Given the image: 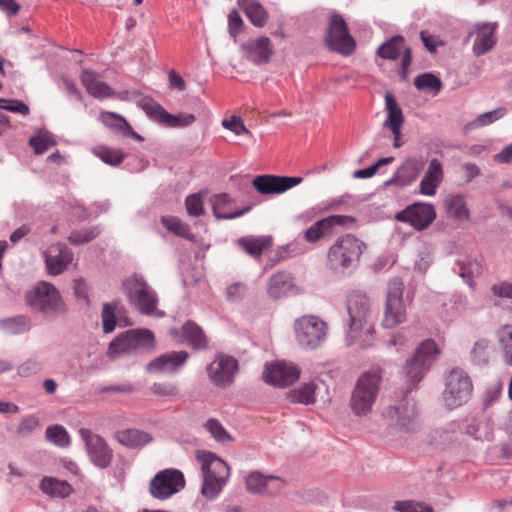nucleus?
<instances>
[{"label": "nucleus", "mask_w": 512, "mask_h": 512, "mask_svg": "<svg viewBox=\"0 0 512 512\" xmlns=\"http://www.w3.org/2000/svg\"><path fill=\"white\" fill-rule=\"evenodd\" d=\"M348 311V345L358 344L361 348L369 347L373 340V325L370 322V299L361 290L352 291L347 297Z\"/></svg>", "instance_id": "obj_1"}, {"label": "nucleus", "mask_w": 512, "mask_h": 512, "mask_svg": "<svg viewBox=\"0 0 512 512\" xmlns=\"http://www.w3.org/2000/svg\"><path fill=\"white\" fill-rule=\"evenodd\" d=\"M25 302L29 309L48 322L65 318L68 305L60 291L50 282L39 281L25 292Z\"/></svg>", "instance_id": "obj_2"}, {"label": "nucleus", "mask_w": 512, "mask_h": 512, "mask_svg": "<svg viewBox=\"0 0 512 512\" xmlns=\"http://www.w3.org/2000/svg\"><path fill=\"white\" fill-rule=\"evenodd\" d=\"M366 244L353 234H345L328 248L326 267L336 275L346 276L359 266Z\"/></svg>", "instance_id": "obj_3"}, {"label": "nucleus", "mask_w": 512, "mask_h": 512, "mask_svg": "<svg viewBox=\"0 0 512 512\" xmlns=\"http://www.w3.org/2000/svg\"><path fill=\"white\" fill-rule=\"evenodd\" d=\"M196 459L201 465L203 478L201 494L207 500H215L230 477V467L224 460L209 451L198 450Z\"/></svg>", "instance_id": "obj_4"}, {"label": "nucleus", "mask_w": 512, "mask_h": 512, "mask_svg": "<svg viewBox=\"0 0 512 512\" xmlns=\"http://www.w3.org/2000/svg\"><path fill=\"white\" fill-rule=\"evenodd\" d=\"M382 370L373 367L362 373L356 381L350 397V407L357 416H366L371 412L380 391Z\"/></svg>", "instance_id": "obj_5"}, {"label": "nucleus", "mask_w": 512, "mask_h": 512, "mask_svg": "<svg viewBox=\"0 0 512 512\" xmlns=\"http://www.w3.org/2000/svg\"><path fill=\"white\" fill-rule=\"evenodd\" d=\"M122 292L139 313L163 316V312L157 311L158 296L155 290L141 275L135 274L123 280Z\"/></svg>", "instance_id": "obj_6"}, {"label": "nucleus", "mask_w": 512, "mask_h": 512, "mask_svg": "<svg viewBox=\"0 0 512 512\" xmlns=\"http://www.w3.org/2000/svg\"><path fill=\"white\" fill-rule=\"evenodd\" d=\"M472 391L473 383L469 374L460 367L451 369L445 376L442 393L445 407L452 410L466 404Z\"/></svg>", "instance_id": "obj_7"}, {"label": "nucleus", "mask_w": 512, "mask_h": 512, "mask_svg": "<svg viewBox=\"0 0 512 512\" xmlns=\"http://www.w3.org/2000/svg\"><path fill=\"white\" fill-rule=\"evenodd\" d=\"M294 332L298 344L305 349L314 350L327 339L328 325L314 315H304L294 321Z\"/></svg>", "instance_id": "obj_8"}, {"label": "nucleus", "mask_w": 512, "mask_h": 512, "mask_svg": "<svg viewBox=\"0 0 512 512\" xmlns=\"http://www.w3.org/2000/svg\"><path fill=\"white\" fill-rule=\"evenodd\" d=\"M325 43L329 50L342 56H349L356 49V41L349 33L345 19L339 13H332L329 17Z\"/></svg>", "instance_id": "obj_9"}, {"label": "nucleus", "mask_w": 512, "mask_h": 512, "mask_svg": "<svg viewBox=\"0 0 512 512\" xmlns=\"http://www.w3.org/2000/svg\"><path fill=\"white\" fill-rule=\"evenodd\" d=\"M404 283L400 277L392 278L387 287L382 325L394 328L406 321L407 313L403 302Z\"/></svg>", "instance_id": "obj_10"}, {"label": "nucleus", "mask_w": 512, "mask_h": 512, "mask_svg": "<svg viewBox=\"0 0 512 512\" xmlns=\"http://www.w3.org/2000/svg\"><path fill=\"white\" fill-rule=\"evenodd\" d=\"M439 353L434 340L423 341L415 350L413 357L406 361L403 368L408 381L411 383L421 381Z\"/></svg>", "instance_id": "obj_11"}, {"label": "nucleus", "mask_w": 512, "mask_h": 512, "mask_svg": "<svg viewBox=\"0 0 512 512\" xmlns=\"http://www.w3.org/2000/svg\"><path fill=\"white\" fill-rule=\"evenodd\" d=\"M155 337L149 329H135L123 332L111 341L107 355L110 358H118L129 354L141 347L153 348Z\"/></svg>", "instance_id": "obj_12"}, {"label": "nucleus", "mask_w": 512, "mask_h": 512, "mask_svg": "<svg viewBox=\"0 0 512 512\" xmlns=\"http://www.w3.org/2000/svg\"><path fill=\"white\" fill-rule=\"evenodd\" d=\"M382 415L390 425L401 431L415 432L419 428L416 402L408 395H404L395 404L386 407Z\"/></svg>", "instance_id": "obj_13"}, {"label": "nucleus", "mask_w": 512, "mask_h": 512, "mask_svg": "<svg viewBox=\"0 0 512 512\" xmlns=\"http://www.w3.org/2000/svg\"><path fill=\"white\" fill-rule=\"evenodd\" d=\"M185 486L183 473L177 469H165L158 472L150 481V494L160 500H165L178 493Z\"/></svg>", "instance_id": "obj_14"}, {"label": "nucleus", "mask_w": 512, "mask_h": 512, "mask_svg": "<svg viewBox=\"0 0 512 512\" xmlns=\"http://www.w3.org/2000/svg\"><path fill=\"white\" fill-rule=\"evenodd\" d=\"M272 236H258V260H266L264 270L270 269L278 263L298 254L297 244L288 243L273 249Z\"/></svg>", "instance_id": "obj_15"}, {"label": "nucleus", "mask_w": 512, "mask_h": 512, "mask_svg": "<svg viewBox=\"0 0 512 512\" xmlns=\"http://www.w3.org/2000/svg\"><path fill=\"white\" fill-rule=\"evenodd\" d=\"M497 22H477L468 32L465 41L474 37L472 52L474 56L480 57L489 53L497 43L496 31Z\"/></svg>", "instance_id": "obj_16"}, {"label": "nucleus", "mask_w": 512, "mask_h": 512, "mask_svg": "<svg viewBox=\"0 0 512 512\" xmlns=\"http://www.w3.org/2000/svg\"><path fill=\"white\" fill-rule=\"evenodd\" d=\"M91 462L99 468H107L112 461L113 451L103 437L93 433L90 429L79 430Z\"/></svg>", "instance_id": "obj_17"}, {"label": "nucleus", "mask_w": 512, "mask_h": 512, "mask_svg": "<svg viewBox=\"0 0 512 512\" xmlns=\"http://www.w3.org/2000/svg\"><path fill=\"white\" fill-rule=\"evenodd\" d=\"M436 218V211L432 204L413 203L395 215L399 222L409 223L418 231L426 229Z\"/></svg>", "instance_id": "obj_18"}, {"label": "nucleus", "mask_w": 512, "mask_h": 512, "mask_svg": "<svg viewBox=\"0 0 512 512\" xmlns=\"http://www.w3.org/2000/svg\"><path fill=\"white\" fill-rule=\"evenodd\" d=\"M238 369L236 359L231 356L218 354L207 367L210 380L219 387H226L233 382Z\"/></svg>", "instance_id": "obj_19"}, {"label": "nucleus", "mask_w": 512, "mask_h": 512, "mask_svg": "<svg viewBox=\"0 0 512 512\" xmlns=\"http://www.w3.org/2000/svg\"><path fill=\"white\" fill-rule=\"evenodd\" d=\"M263 376L273 386L286 387L299 379L300 370L292 363L277 361L266 366Z\"/></svg>", "instance_id": "obj_20"}, {"label": "nucleus", "mask_w": 512, "mask_h": 512, "mask_svg": "<svg viewBox=\"0 0 512 512\" xmlns=\"http://www.w3.org/2000/svg\"><path fill=\"white\" fill-rule=\"evenodd\" d=\"M302 180V177L296 176L258 175V193L263 195L282 194L300 184Z\"/></svg>", "instance_id": "obj_21"}, {"label": "nucleus", "mask_w": 512, "mask_h": 512, "mask_svg": "<svg viewBox=\"0 0 512 512\" xmlns=\"http://www.w3.org/2000/svg\"><path fill=\"white\" fill-rule=\"evenodd\" d=\"M188 358L189 353L186 351H170L149 362L146 370L149 373H176Z\"/></svg>", "instance_id": "obj_22"}, {"label": "nucleus", "mask_w": 512, "mask_h": 512, "mask_svg": "<svg viewBox=\"0 0 512 512\" xmlns=\"http://www.w3.org/2000/svg\"><path fill=\"white\" fill-rule=\"evenodd\" d=\"M72 260V251L61 243L51 245L45 252L46 266L53 275H59L64 272Z\"/></svg>", "instance_id": "obj_23"}, {"label": "nucleus", "mask_w": 512, "mask_h": 512, "mask_svg": "<svg viewBox=\"0 0 512 512\" xmlns=\"http://www.w3.org/2000/svg\"><path fill=\"white\" fill-rule=\"evenodd\" d=\"M423 168L424 161L422 158H408L397 169L393 177L385 182V185H398L401 187L410 185L418 178Z\"/></svg>", "instance_id": "obj_24"}, {"label": "nucleus", "mask_w": 512, "mask_h": 512, "mask_svg": "<svg viewBox=\"0 0 512 512\" xmlns=\"http://www.w3.org/2000/svg\"><path fill=\"white\" fill-rule=\"evenodd\" d=\"M213 214L217 219H234L252 209V205L243 208L234 207V200L227 193H221L211 198Z\"/></svg>", "instance_id": "obj_25"}, {"label": "nucleus", "mask_w": 512, "mask_h": 512, "mask_svg": "<svg viewBox=\"0 0 512 512\" xmlns=\"http://www.w3.org/2000/svg\"><path fill=\"white\" fill-rule=\"evenodd\" d=\"M443 176L442 163L437 158L431 159L428 169L420 182L419 192L426 196L435 195L437 187L443 180Z\"/></svg>", "instance_id": "obj_26"}, {"label": "nucleus", "mask_w": 512, "mask_h": 512, "mask_svg": "<svg viewBox=\"0 0 512 512\" xmlns=\"http://www.w3.org/2000/svg\"><path fill=\"white\" fill-rule=\"evenodd\" d=\"M182 336L194 350H206L208 348L209 340L204 330L192 320L183 324Z\"/></svg>", "instance_id": "obj_27"}, {"label": "nucleus", "mask_w": 512, "mask_h": 512, "mask_svg": "<svg viewBox=\"0 0 512 512\" xmlns=\"http://www.w3.org/2000/svg\"><path fill=\"white\" fill-rule=\"evenodd\" d=\"M81 81L87 92L95 98H108L113 94L112 88L106 83L99 81L94 72L83 70L81 73Z\"/></svg>", "instance_id": "obj_28"}, {"label": "nucleus", "mask_w": 512, "mask_h": 512, "mask_svg": "<svg viewBox=\"0 0 512 512\" xmlns=\"http://www.w3.org/2000/svg\"><path fill=\"white\" fill-rule=\"evenodd\" d=\"M116 440L129 448H138L151 442V436L137 429H125L115 433Z\"/></svg>", "instance_id": "obj_29"}, {"label": "nucleus", "mask_w": 512, "mask_h": 512, "mask_svg": "<svg viewBox=\"0 0 512 512\" xmlns=\"http://www.w3.org/2000/svg\"><path fill=\"white\" fill-rule=\"evenodd\" d=\"M293 287L292 276L288 272L280 271L271 276L268 285V294L278 299L287 294Z\"/></svg>", "instance_id": "obj_30"}, {"label": "nucleus", "mask_w": 512, "mask_h": 512, "mask_svg": "<svg viewBox=\"0 0 512 512\" xmlns=\"http://www.w3.org/2000/svg\"><path fill=\"white\" fill-rule=\"evenodd\" d=\"M385 105H386V111H387V119L384 121L383 126L385 128H394L397 129V127H402V124L404 122V116L402 109L399 107V105L396 102V99L391 94L385 95Z\"/></svg>", "instance_id": "obj_31"}, {"label": "nucleus", "mask_w": 512, "mask_h": 512, "mask_svg": "<svg viewBox=\"0 0 512 512\" xmlns=\"http://www.w3.org/2000/svg\"><path fill=\"white\" fill-rule=\"evenodd\" d=\"M30 328L31 321L29 317L25 315H18L0 320V329L6 334H22L29 331Z\"/></svg>", "instance_id": "obj_32"}, {"label": "nucleus", "mask_w": 512, "mask_h": 512, "mask_svg": "<svg viewBox=\"0 0 512 512\" xmlns=\"http://www.w3.org/2000/svg\"><path fill=\"white\" fill-rule=\"evenodd\" d=\"M40 489L52 497L61 498L69 496L72 491L71 486L66 481L52 477L43 478L40 483Z\"/></svg>", "instance_id": "obj_33"}, {"label": "nucleus", "mask_w": 512, "mask_h": 512, "mask_svg": "<svg viewBox=\"0 0 512 512\" xmlns=\"http://www.w3.org/2000/svg\"><path fill=\"white\" fill-rule=\"evenodd\" d=\"M333 233L328 224V221L325 218H322L312 224L309 228H307L303 232V236L306 242L314 244L321 239L332 236Z\"/></svg>", "instance_id": "obj_34"}, {"label": "nucleus", "mask_w": 512, "mask_h": 512, "mask_svg": "<svg viewBox=\"0 0 512 512\" xmlns=\"http://www.w3.org/2000/svg\"><path fill=\"white\" fill-rule=\"evenodd\" d=\"M316 385L313 382L305 383L298 388L290 390L287 397L292 403L309 405L315 402Z\"/></svg>", "instance_id": "obj_35"}, {"label": "nucleus", "mask_w": 512, "mask_h": 512, "mask_svg": "<svg viewBox=\"0 0 512 512\" xmlns=\"http://www.w3.org/2000/svg\"><path fill=\"white\" fill-rule=\"evenodd\" d=\"M138 103L149 118L160 124L165 125L166 119L172 118L171 114L151 98H143Z\"/></svg>", "instance_id": "obj_36"}, {"label": "nucleus", "mask_w": 512, "mask_h": 512, "mask_svg": "<svg viewBox=\"0 0 512 512\" xmlns=\"http://www.w3.org/2000/svg\"><path fill=\"white\" fill-rule=\"evenodd\" d=\"M458 274L469 286H473V278L482 272L481 264L470 257H465L457 262Z\"/></svg>", "instance_id": "obj_37"}, {"label": "nucleus", "mask_w": 512, "mask_h": 512, "mask_svg": "<svg viewBox=\"0 0 512 512\" xmlns=\"http://www.w3.org/2000/svg\"><path fill=\"white\" fill-rule=\"evenodd\" d=\"M497 339L503 352L504 362L512 366V325L501 326L497 331Z\"/></svg>", "instance_id": "obj_38"}, {"label": "nucleus", "mask_w": 512, "mask_h": 512, "mask_svg": "<svg viewBox=\"0 0 512 512\" xmlns=\"http://www.w3.org/2000/svg\"><path fill=\"white\" fill-rule=\"evenodd\" d=\"M403 44L404 38L402 36H393L390 40L378 47L377 56L383 59L395 60L400 55Z\"/></svg>", "instance_id": "obj_39"}, {"label": "nucleus", "mask_w": 512, "mask_h": 512, "mask_svg": "<svg viewBox=\"0 0 512 512\" xmlns=\"http://www.w3.org/2000/svg\"><path fill=\"white\" fill-rule=\"evenodd\" d=\"M161 223L168 231L173 232L175 235L179 237L185 238L190 241L194 239V235L191 233L189 226L183 223L177 217L163 216L161 218Z\"/></svg>", "instance_id": "obj_40"}, {"label": "nucleus", "mask_w": 512, "mask_h": 512, "mask_svg": "<svg viewBox=\"0 0 512 512\" xmlns=\"http://www.w3.org/2000/svg\"><path fill=\"white\" fill-rule=\"evenodd\" d=\"M56 140L48 131H40L37 135L33 136L29 140V145L38 155L46 152L50 147L55 146Z\"/></svg>", "instance_id": "obj_41"}, {"label": "nucleus", "mask_w": 512, "mask_h": 512, "mask_svg": "<svg viewBox=\"0 0 512 512\" xmlns=\"http://www.w3.org/2000/svg\"><path fill=\"white\" fill-rule=\"evenodd\" d=\"M284 487V480L276 476H265L258 472V494H276Z\"/></svg>", "instance_id": "obj_42"}, {"label": "nucleus", "mask_w": 512, "mask_h": 512, "mask_svg": "<svg viewBox=\"0 0 512 512\" xmlns=\"http://www.w3.org/2000/svg\"><path fill=\"white\" fill-rule=\"evenodd\" d=\"M446 207L448 213L458 220H467L469 218V210L462 195L452 196L447 200Z\"/></svg>", "instance_id": "obj_43"}, {"label": "nucleus", "mask_w": 512, "mask_h": 512, "mask_svg": "<svg viewBox=\"0 0 512 512\" xmlns=\"http://www.w3.org/2000/svg\"><path fill=\"white\" fill-rule=\"evenodd\" d=\"M414 86L418 90H430L436 95L442 89V82L432 73H423L414 79Z\"/></svg>", "instance_id": "obj_44"}, {"label": "nucleus", "mask_w": 512, "mask_h": 512, "mask_svg": "<svg viewBox=\"0 0 512 512\" xmlns=\"http://www.w3.org/2000/svg\"><path fill=\"white\" fill-rule=\"evenodd\" d=\"M505 113H506V109L505 108H497V109H494L492 111L485 112V113L479 115L472 122L468 123L465 126V130H469V129L478 128V127H482V126H486V125L492 124L496 120L502 118L505 115Z\"/></svg>", "instance_id": "obj_45"}, {"label": "nucleus", "mask_w": 512, "mask_h": 512, "mask_svg": "<svg viewBox=\"0 0 512 512\" xmlns=\"http://www.w3.org/2000/svg\"><path fill=\"white\" fill-rule=\"evenodd\" d=\"M94 154L104 163L117 166L125 159V154L119 149H109L101 146L94 149Z\"/></svg>", "instance_id": "obj_46"}, {"label": "nucleus", "mask_w": 512, "mask_h": 512, "mask_svg": "<svg viewBox=\"0 0 512 512\" xmlns=\"http://www.w3.org/2000/svg\"><path fill=\"white\" fill-rule=\"evenodd\" d=\"M46 438L60 446V447H66L70 443V437L66 429L61 425H53L49 426L46 429Z\"/></svg>", "instance_id": "obj_47"}, {"label": "nucleus", "mask_w": 512, "mask_h": 512, "mask_svg": "<svg viewBox=\"0 0 512 512\" xmlns=\"http://www.w3.org/2000/svg\"><path fill=\"white\" fill-rule=\"evenodd\" d=\"M116 304L115 303H104L101 311L102 325L104 333H111L114 331L117 319H116Z\"/></svg>", "instance_id": "obj_48"}, {"label": "nucleus", "mask_w": 512, "mask_h": 512, "mask_svg": "<svg viewBox=\"0 0 512 512\" xmlns=\"http://www.w3.org/2000/svg\"><path fill=\"white\" fill-rule=\"evenodd\" d=\"M488 341L480 339L476 341L471 350V361L475 365H486L489 361Z\"/></svg>", "instance_id": "obj_49"}, {"label": "nucleus", "mask_w": 512, "mask_h": 512, "mask_svg": "<svg viewBox=\"0 0 512 512\" xmlns=\"http://www.w3.org/2000/svg\"><path fill=\"white\" fill-rule=\"evenodd\" d=\"M100 233L98 227L72 231L68 241L74 245H82L95 239Z\"/></svg>", "instance_id": "obj_50"}, {"label": "nucleus", "mask_w": 512, "mask_h": 512, "mask_svg": "<svg viewBox=\"0 0 512 512\" xmlns=\"http://www.w3.org/2000/svg\"><path fill=\"white\" fill-rule=\"evenodd\" d=\"M39 419L34 415L24 417L18 424L16 429V435L19 438H27L39 428Z\"/></svg>", "instance_id": "obj_51"}, {"label": "nucleus", "mask_w": 512, "mask_h": 512, "mask_svg": "<svg viewBox=\"0 0 512 512\" xmlns=\"http://www.w3.org/2000/svg\"><path fill=\"white\" fill-rule=\"evenodd\" d=\"M205 428L209 431V433L212 435V437L218 442L225 443L231 439L228 432L224 429V427L216 419H209L205 423Z\"/></svg>", "instance_id": "obj_52"}, {"label": "nucleus", "mask_w": 512, "mask_h": 512, "mask_svg": "<svg viewBox=\"0 0 512 512\" xmlns=\"http://www.w3.org/2000/svg\"><path fill=\"white\" fill-rule=\"evenodd\" d=\"M102 121L106 126L111 127L121 132L122 134L126 129H128L127 127L129 125V123L123 117L112 112L103 113Z\"/></svg>", "instance_id": "obj_53"}, {"label": "nucleus", "mask_w": 512, "mask_h": 512, "mask_svg": "<svg viewBox=\"0 0 512 512\" xmlns=\"http://www.w3.org/2000/svg\"><path fill=\"white\" fill-rule=\"evenodd\" d=\"M185 207L190 216L198 217L204 214L203 201L200 193L191 194L185 199Z\"/></svg>", "instance_id": "obj_54"}, {"label": "nucleus", "mask_w": 512, "mask_h": 512, "mask_svg": "<svg viewBox=\"0 0 512 512\" xmlns=\"http://www.w3.org/2000/svg\"><path fill=\"white\" fill-rule=\"evenodd\" d=\"M274 53L268 37H258V63H267Z\"/></svg>", "instance_id": "obj_55"}, {"label": "nucleus", "mask_w": 512, "mask_h": 512, "mask_svg": "<svg viewBox=\"0 0 512 512\" xmlns=\"http://www.w3.org/2000/svg\"><path fill=\"white\" fill-rule=\"evenodd\" d=\"M41 369V362L35 359H27L18 366L17 373L21 377H29L37 374Z\"/></svg>", "instance_id": "obj_56"}, {"label": "nucleus", "mask_w": 512, "mask_h": 512, "mask_svg": "<svg viewBox=\"0 0 512 512\" xmlns=\"http://www.w3.org/2000/svg\"><path fill=\"white\" fill-rule=\"evenodd\" d=\"M326 219L333 235L337 232V227H349L356 222V219L349 215H330Z\"/></svg>", "instance_id": "obj_57"}, {"label": "nucleus", "mask_w": 512, "mask_h": 512, "mask_svg": "<svg viewBox=\"0 0 512 512\" xmlns=\"http://www.w3.org/2000/svg\"><path fill=\"white\" fill-rule=\"evenodd\" d=\"M243 27V20L238 10L233 9L228 14V31L230 36L236 40L237 35L240 33Z\"/></svg>", "instance_id": "obj_58"}, {"label": "nucleus", "mask_w": 512, "mask_h": 512, "mask_svg": "<svg viewBox=\"0 0 512 512\" xmlns=\"http://www.w3.org/2000/svg\"><path fill=\"white\" fill-rule=\"evenodd\" d=\"M0 108L22 115H28L30 112L29 107L20 100H6L0 98Z\"/></svg>", "instance_id": "obj_59"}, {"label": "nucleus", "mask_w": 512, "mask_h": 512, "mask_svg": "<svg viewBox=\"0 0 512 512\" xmlns=\"http://www.w3.org/2000/svg\"><path fill=\"white\" fill-rule=\"evenodd\" d=\"M151 391L153 394L162 396V397H171L175 396L178 393V388L173 383L163 382V383H154L151 386Z\"/></svg>", "instance_id": "obj_60"}, {"label": "nucleus", "mask_w": 512, "mask_h": 512, "mask_svg": "<svg viewBox=\"0 0 512 512\" xmlns=\"http://www.w3.org/2000/svg\"><path fill=\"white\" fill-rule=\"evenodd\" d=\"M171 119H166V126L169 127H185L189 126L195 121V116L193 114H179V115H172Z\"/></svg>", "instance_id": "obj_61"}, {"label": "nucleus", "mask_w": 512, "mask_h": 512, "mask_svg": "<svg viewBox=\"0 0 512 512\" xmlns=\"http://www.w3.org/2000/svg\"><path fill=\"white\" fill-rule=\"evenodd\" d=\"M222 126L228 130H231L236 135H240L243 133H248V130L244 126L241 118L237 116H232L231 118H226L222 120Z\"/></svg>", "instance_id": "obj_62"}, {"label": "nucleus", "mask_w": 512, "mask_h": 512, "mask_svg": "<svg viewBox=\"0 0 512 512\" xmlns=\"http://www.w3.org/2000/svg\"><path fill=\"white\" fill-rule=\"evenodd\" d=\"M226 294L231 301L241 300L247 294V286L242 282H236L228 286Z\"/></svg>", "instance_id": "obj_63"}, {"label": "nucleus", "mask_w": 512, "mask_h": 512, "mask_svg": "<svg viewBox=\"0 0 512 512\" xmlns=\"http://www.w3.org/2000/svg\"><path fill=\"white\" fill-rule=\"evenodd\" d=\"M488 512H512V502L506 499L493 500L489 504Z\"/></svg>", "instance_id": "obj_64"}]
</instances>
